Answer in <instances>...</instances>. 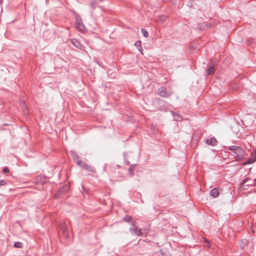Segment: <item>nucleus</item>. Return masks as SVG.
<instances>
[{
    "instance_id": "412c9836",
    "label": "nucleus",
    "mask_w": 256,
    "mask_h": 256,
    "mask_svg": "<svg viewBox=\"0 0 256 256\" xmlns=\"http://www.w3.org/2000/svg\"><path fill=\"white\" fill-rule=\"evenodd\" d=\"M254 182L256 183V178L254 180Z\"/></svg>"
},
{
    "instance_id": "6ab92c4d",
    "label": "nucleus",
    "mask_w": 256,
    "mask_h": 256,
    "mask_svg": "<svg viewBox=\"0 0 256 256\" xmlns=\"http://www.w3.org/2000/svg\"><path fill=\"white\" fill-rule=\"evenodd\" d=\"M246 179L244 180V183H246Z\"/></svg>"
},
{
    "instance_id": "39448f33",
    "label": "nucleus",
    "mask_w": 256,
    "mask_h": 256,
    "mask_svg": "<svg viewBox=\"0 0 256 256\" xmlns=\"http://www.w3.org/2000/svg\"><path fill=\"white\" fill-rule=\"evenodd\" d=\"M215 71V65L214 64H211L207 70V74H212L214 73Z\"/></svg>"
},
{
    "instance_id": "a211bd4d",
    "label": "nucleus",
    "mask_w": 256,
    "mask_h": 256,
    "mask_svg": "<svg viewBox=\"0 0 256 256\" xmlns=\"http://www.w3.org/2000/svg\"><path fill=\"white\" fill-rule=\"evenodd\" d=\"M3 0H0V4H2V2Z\"/></svg>"
},
{
    "instance_id": "4468645a",
    "label": "nucleus",
    "mask_w": 256,
    "mask_h": 256,
    "mask_svg": "<svg viewBox=\"0 0 256 256\" xmlns=\"http://www.w3.org/2000/svg\"><path fill=\"white\" fill-rule=\"evenodd\" d=\"M64 224H63L62 226L60 228L61 230H62L64 232H65V230H66V228L64 227Z\"/></svg>"
},
{
    "instance_id": "4be33fe9",
    "label": "nucleus",
    "mask_w": 256,
    "mask_h": 256,
    "mask_svg": "<svg viewBox=\"0 0 256 256\" xmlns=\"http://www.w3.org/2000/svg\"><path fill=\"white\" fill-rule=\"evenodd\" d=\"M254 182L256 183V178L254 180Z\"/></svg>"
},
{
    "instance_id": "0eeeda50",
    "label": "nucleus",
    "mask_w": 256,
    "mask_h": 256,
    "mask_svg": "<svg viewBox=\"0 0 256 256\" xmlns=\"http://www.w3.org/2000/svg\"><path fill=\"white\" fill-rule=\"evenodd\" d=\"M159 94L163 97H168L170 96V94L164 91V90L161 88L158 89Z\"/></svg>"
},
{
    "instance_id": "f257e3e1",
    "label": "nucleus",
    "mask_w": 256,
    "mask_h": 256,
    "mask_svg": "<svg viewBox=\"0 0 256 256\" xmlns=\"http://www.w3.org/2000/svg\"><path fill=\"white\" fill-rule=\"evenodd\" d=\"M123 219L124 222L131 224L132 227L130 228V230L132 234H135L138 236H142L145 234V232H143L142 229L138 228L136 225L135 220H134L130 216H126Z\"/></svg>"
},
{
    "instance_id": "f8f14e48",
    "label": "nucleus",
    "mask_w": 256,
    "mask_h": 256,
    "mask_svg": "<svg viewBox=\"0 0 256 256\" xmlns=\"http://www.w3.org/2000/svg\"><path fill=\"white\" fill-rule=\"evenodd\" d=\"M6 184V182L4 180H0V186H5Z\"/></svg>"
},
{
    "instance_id": "9b49d317",
    "label": "nucleus",
    "mask_w": 256,
    "mask_h": 256,
    "mask_svg": "<svg viewBox=\"0 0 256 256\" xmlns=\"http://www.w3.org/2000/svg\"><path fill=\"white\" fill-rule=\"evenodd\" d=\"M141 32L142 33L144 36L145 38H147L148 36V32L144 28H142Z\"/></svg>"
},
{
    "instance_id": "423d86ee",
    "label": "nucleus",
    "mask_w": 256,
    "mask_h": 256,
    "mask_svg": "<svg viewBox=\"0 0 256 256\" xmlns=\"http://www.w3.org/2000/svg\"><path fill=\"white\" fill-rule=\"evenodd\" d=\"M210 194L213 198H216L219 194V191L218 188H214L210 192Z\"/></svg>"
},
{
    "instance_id": "1a4fd4ad",
    "label": "nucleus",
    "mask_w": 256,
    "mask_h": 256,
    "mask_svg": "<svg viewBox=\"0 0 256 256\" xmlns=\"http://www.w3.org/2000/svg\"><path fill=\"white\" fill-rule=\"evenodd\" d=\"M72 44H74V46L78 48H82V44L76 40H72Z\"/></svg>"
},
{
    "instance_id": "f3484780",
    "label": "nucleus",
    "mask_w": 256,
    "mask_h": 256,
    "mask_svg": "<svg viewBox=\"0 0 256 256\" xmlns=\"http://www.w3.org/2000/svg\"><path fill=\"white\" fill-rule=\"evenodd\" d=\"M166 16H164V18H163V19L164 20H166Z\"/></svg>"
},
{
    "instance_id": "ddd939ff",
    "label": "nucleus",
    "mask_w": 256,
    "mask_h": 256,
    "mask_svg": "<svg viewBox=\"0 0 256 256\" xmlns=\"http://www.w3.org/2000/svg\"><path fill=\"white\" fill-rule=\"evenodd\" d=\"M4 173H9L10 170L8 168H4L2 170Z\"/></svg>"
},
{
    "instance_id": "20e7f679",
    "label": "nucleus",
    "mask_w": 256,
    "mask_h": 256,
    "mask_svg": "<svg viewBox=\"0 0 256 256\" xmlns=\"http://www.w3.org/2000/svg\"><path fill=\"white\" fill-rule=\"evenodd\" d=\"M255 162H256V150L254 152L252 153L251 157L248 160L242 163V164H252Z\"/></svg>"
},
{
    "instance_id": "aec40b11",
    "label": "nucleus",
    "mask_w": 256,
    "mask_h": 256,
    "mask_svg": "<svg viewBox=\"0 0 256 256\" xmlns=\"http://www.w3.org/2000/svg\"><path fill=\"white\" fill-rule=\"evenodd\" d=\"M254 182L256 183V178L254 180Z\"/></svg>"
},
{
    "instance_id": "dca6fc26",
    "label": "nucleus",
    "mask_w": 256,
    "mask_h": 256,
    "mask_svg": "<svg viewBox=\"0 0 256 256\" xmlns=\"http://www.w3.org/2000/svg\"><path fill=\"white\" fill-rule=\"evenodd\" d=\"M166 256H170L168 252H167Z\"/></svg>"
},
{
    "instance_id": "6e6552de",
    "label": "nucleus",
    "mask_w": 256,
    "mask_h": 256,
    "mask_svg": "<svg viewBox=\"0 0 256 256\" xmlns=\"http://www.w3.org/2000/svg\"><path fill=\"white\" fill-rule=\"evenodd\" d=\"M206 142L208 144H210L212 146H215L217 143V140L216 138H212L210 140H207Z\"/></svg>"
},
{
    "instance_id": "f03ea898",
    "label": "nucleus",
    "mask_w": 256,
    "mask_h": 256,
    "mask_svg": "<svg viewBox=\"0 0 256 256\" xmlns=\"http://www.w3.org/2000/svg\"><path fill=\"white\" fill-rule=\"evenodd\" d=\"M230 150L236 154V157L238 160H241L244 158L245 152L242 148L234 146L230 148Z\"/></svg>"
},
{
    "instance_id": "2eb2a0df",
    "label": "nucleus",
    "mask_w": 256,
    "mask_h": 256,
    "mask_svg": "<svg viewBox=\"0 0 256 256\" xmlns=\"http://www.w3.org/2000/svg\"><path fill=\"white\" fill-rule=\"evenodd\" d=\"M204 242L206 243V244H208L209 242L206 240V239H204Z\"/></svg>"
},
{
    "instance_id": "7ed1b4c3",
    "label": "nucleus",
    "mask_w": 256,
    "mask_h": 256,
    "mask_svg": "<svg viewBox=\"0 0 256 256\" xmlns=\"http://www.w3.org/2000/svg\"><path fill=\"white\" fill-rule=\"evenodd\" d=\"M76 27L78 30L82 32H84L86 31V28L84 24L82 23V20L80 18H76Z\"/></svg>"
},
{
    "instance_id": "9d476101",
    "label": "nucleus",
    "mask_w": 256,
    "mask_h": 256,
    "mask_svg": "<svg viewBox=\"0 0 256 256\" xmlns=\"http://www.w3.org/2000/svg\"><path fill=\"white\" fill-rule=\"evenodd\" d=\"M14 246L16 248H21L22 247V244L20 242H16L14 244Z\"/></svg>"
}]
</instances>
